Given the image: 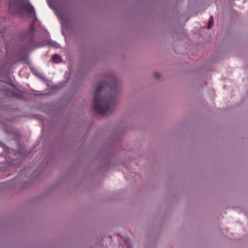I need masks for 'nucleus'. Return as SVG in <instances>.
I'll use <instances>...</instances> for the list:
<instances>
[{
    "label": "nucleus",
    "mask_w": 248,
    "mask_h": 248,
    "mask_svg": "<svg viewBox=\"0 0 248 248\" xmlns=\"http://www.w3.org/2000/svg\"><path fill=\"white\" fill-rule=\"evenodd\" d=\"M24 10L28 14L31 15L34 13L33 7L28 2L12 1L9 3V11L13 14L19 13Z\"/></svg>",
    "instance_id": "nucleus-3"
},
{
    "label": "nucleus",
    "mask_w": 248,
    "mask_h": 248,
    "mask_svg": "<svg viewBox=\"0 0 248 248\" xmlns=\"http://www.w3.org/2000/svg\"><path fill=\"white\" fill-rule=\"evenodd\" d=\"M35 30V28L34 27L33 25H31V27L30 29V31L31 32V36H30V38L31 39V40L32 39V38H33V32H34V31Z\"/></svg>",
    "instance_id": "nucleus-6"
},
{
    "label": "nucleus",
    "mask_w": 248,
    "mask_h": 248,
    "mask_svg": "<svg viewBox=\"0 0 248 248\" xmlns=\"http://www.w3.org/2000/svg\"><path fill=\"white\" fill-rule=\"evenodd\" d=\"M213 21H214L213 17V16H211L210 17L209 21H208V26H207V28L208 29H210L211 28L213 23Z\"/></svg>",
    "instance_id": "nucleus-5"
},
{
    "label": "nucleus",
    "mask_w": 248,
    "mask_h": 248,
    "mask_svg": "<svg viewBox=\"0 0 248 248\" xmlns=\"http://www.w3.org/2000/svg\"><path fill=\"white\" fill-rule=\"evenodd\" d=\"M155 76L156 77V78H159L160 77V75L158 73H155Z\"/></svg>",
    "instance_id": "nucleus-8"
},
{
    "label": "nucleus",
    "mask_w": 248,
    "mask_h": 248,
    "mask_svg": "<svg viewBox=\"0 0 248 248\" xmlns=\"http://www.w3.org/2000/svg\"><path fill=\"white\" fill-rule=\"evenodd\" d=\"M117 86L116 81L113 82L112 85L104 81L98 84L93 101V108L98 114L107 115L112 112L114 107V99L108 97L107 94L103 95V93L107 89L112 91Z\"/></svg>",
    "instance_id": "nucleus-1"
},
{
    "label": "nucleus",
    "mask_w": 248,
    "mask_h": 248,
    "mask_svg": "<svg viewBox=\"0 0 248 248\" xmlns=\"http://www.w3.org/2000/svg\"><path fill=\"white\" fill-rule=\"evenodd\" d=\"M24 10L28 14L31 15L34 13L33 7L28 2L12 1L9 3V11L13 14L19 13Z\"/></svg>",
    "instance_id": "nucleus-2"
},
{
    "label": "nucleus",
    "mask_w": 248,
    "mask_h": 248,
    "mask_svg": "<svg viewBox=\"0 0 248 248\" xmlns=\"http://www.w3.org/2000/svg\"><path fill=\"white\" fill-rule=\"evenodd\" d=\"M49 44L55 47H59V44H58L55 41H50L49 42Z\"/></svg>",
    "instance_id": "nucleus-7"
},
{
    "label": "nucleus",
    "mask_w": 248,
    "mask_h": 248,
    "mask_svg": "<svg viewBox=\"0 0 248 248\" xmlns=\"http://www.w3.org/2000/svg\"><path fill=\"white\" fill-rule=\"evenodd\" d=\"M52 59L53 62H61L62 61L61 57L57 54L53 55L52 57Z\"/></svg>",
    "instance_id": "nucleus-4"
}]
</instances>
